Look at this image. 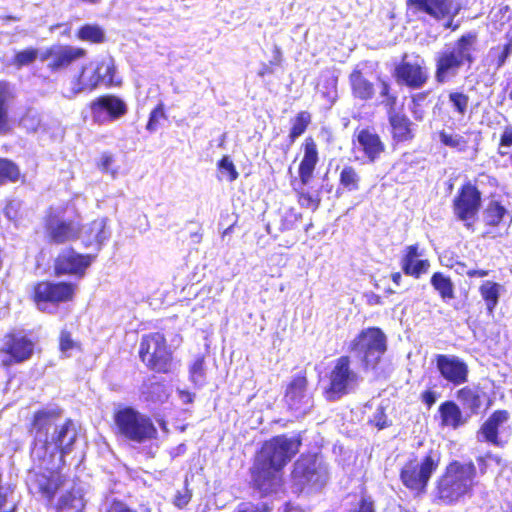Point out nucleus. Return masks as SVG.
<instances>
[{
    "instance_id": "obj_1",
    "label": "nucleus",
    "mask_w": 512,
    "mask_h": 512,
    "mask_svg": "<svg viewBox=\"0 0 512 512\" xmlns=\"http://www.w3.org/2000/svg\"><path fill=\"white\" fill-rule=\"evenodd\" d=\"M300 435H275L265 440L255 452L249 469L250 486L262 496L278 492L284 484V469L299 453Z\"/></svg>"
},
{
    "instance_id": "obj_2",
    "label": "nucleus",
    "mask_w": 512,
    "mask_h": 512,
    "mask_svg": "<svg viewBox=\"0 0 512 512\" xmlns=\"http://www.w3.org/2000/svg\"><path fill=\"white\" fill-rule=\"evenodd\" d=\"M476 466L472 461H450L438 476L433 488L434 502L441 505H454L472 496L476 485Z\"/></svg>"
},
{
    "instance_id": "obj_3",
    "label": "nucleus",
    "mask_w": 512,
    "mask_h": 512,
    "mask_svg": "<svg viewBox=\"0 0 512 512\" xmlns=\"http://www.w3.org/2000/svg\"><path fill=\"white\" fill-rule=\"evenodd\" d=\"M478 34L467 32L461 35L452 48L440 51L435 57L434 78L436 83L443 84L456 76L462 66L470 67L476 57Z\"/></svg>"
},
{
    "instance_id": "obj_4",
    "label": "nucleus",
    "mask_w": 512,
    "mask_h": 512,
    "mask_svg": "<svg viewBox=\"0 0 512 512\" xmlns=\"http://www.w3.org/2000/svg\"><path fill=\"white\" fill-rule=\"evenodd\" d=\"M48 465L34 462L28 470L26 487L32 498L53 508L55 498L66 484L67 478L62 473L63 466L58 464L55 468H49Z\"/></svg>"
},
{
    "instance_id": "obj_5",
    "label": "nucleus",
    "mask_w": 512,
    "mask_h": 512,
    "mask_svg": "<svg viewBox=\"0 0 512 512\" xmlns=\"http://www.w3.org/2000/svg\"><path fill=\"white\" fill-rule=\"evenodd\" d=\"M77 434L73 430V420L70 418L53 431L50 439L35 443L31 449L34 462L39 464H53L55 456H58L60 466L66 465L65 456L72 452Z\"/></svg>"
},
{
    "instance_id": "obj_6",
    "label": "nucleus",
    "mask_w": 512,
    "mask_h": 512,
    "mask_svg": "<svg viewBox=\"0 0 512 512\" xmlns=\"http://www.w3.org/2000/svg\"><path fill=\"white\" fill-rule=\"evenodd\" d=\"M77 288L75 282L43 279L32 284L29 299L38 311L51 314L61 305L73 302Z\"/></svg>"
},
{
    "instance_id": "obj_7",
    "label": "nucleus",
    "mask_w": 512,
    "mask_h": 512,
    "mask_svg": "<svg viewBox=\"0 0 512 512\" xmlns=\"http://www.w3.org/2000/svg\"><path fill=\"white\" fill-rule=\"evenodd\" d=\"M138 356L143 365L151 372L169 374L173 370L174 353L166 336L161 332H149L142 335Z\"/></svg>"
},
{
    "instance_id": "obj_8",
    "label": "nucleus",
    "mask_w": 512,
    "mask_h": 512,
    "mask_svg": "<svg viewBox=\"0 0 512 512\" xmlns=\"http://www.w3.org/2000/svg\"><path fill=\"white\" fill-rule=\"evenodd\" d=\"M439 464L440 458L433 451H429L421 459L413 456L400 468V481L414 496H423L427 493L430 480L438 470Z\"/></svg>"
},
{
    "instance_id": "obj_9",
    "label": "nucleus",
    "mask_w": 512,
    "mask_h": 512,
    "mask_svg": "<svg viewBox=\"0 0 512 512\" xmlns=\"http://www.w3.org/2000/svg\"><path fill=\"white\" fill-rule=\"evenodd\" d=\"M388 348L387 336L377 326L360 330L349 344L348 350L355 353L365 370H374L380 364Z\"/></svg>"
},
{
    "instance_id": "obj_10",
    "label": "nucleus",
    "mask_w": 512,
    "mask_h": 512,
    "mask_svg": "<svg viewBox=\"0 0 512 512\" xmlns=\"http://www.w3.org/2000/svg\"><path fill=\"white\" fill-rule=\"evenodd\" d=\"M327 385L323 390L324 398L334 402L349 394L359 381L358 373L352 367L349 355L336 358L327 373Z\"/></svg>"
},
{
    "instance_id": "obj_11",
    "label": "nucleus",
    "mask_w": 512,
    "mask_h": 512,
    "mask_svg": "<svg viewBox=\"0 0 512 512\" xmlns=\"http://www.w3.org/2000/svg\"><path fill=\"white\" fill-rule=\"evenodd\" d=\"M380 96L382 104L388 109V122L393 143H406L414 139L413 122L403 112L395 111L397 95L392 91L390 82L379 78Z\"/></svg>"
},
{
    "instance_id": "obj_12",
    "label": "nucleus",
    "mask_w": 512,
    "mask_h": 512,
    "mask_svg": "<svg viewBox=\"0 0 512 512\" xmlns=\"http://www.w3.org/2000/svg\"><path fill=\"white\" fill-rule=\"evenodd\" d=\"M482 202V193L477 185L466 181L458 188L452 199V213L467 230L474 231Z\"/></svg>"
},
{
    "instance_id": "obj_13",
    "label": "nucleus",
    "mask_w": 512,
    "mask_h": 512,
    "mask_svg": "<svg viewBox=\"0 0 512 512\" xmlns=\"http://www.w3.org/2000/svg\"><path fill=\"white\" fill-rule=\"evenodd\" d=\"M66 207L60 209L50 206L44 216V229L50 244L63 245L79 239L82 232V224L73 219H63L62 215Z\"/></svg>"
},
{
    "instance_id": "obj_14",
    "label": "nucleus",
    "mask_w": 512,
    "mask_h": 512,
    "mask_svg": "<svg viewBox=\"0 0 512 512\" xmlns=\"http://www.w3.org/2000/svg\"><path fill=\"white\" fill-rule=\"evenodd\" d=\"M96 257V254L80 253L73 246H66L53 259V274L56 277L72 276L81 279Z\"/></svg>"
},
{
    "instance_id": "obj_15",
    "label": "nucleus",
    "mask_w": 512,
    "mask_h": 512,
    "mask_svg": "<svg viewBox=\"0 0 512 512\" xmlns=\"http://www.w3.org/2000/svg\"><path fill=\"white\" fill-rule=\"evenodd\" d=\"M291 477L302 491L306 488H320L325 483L326 471L316 453H303L294 462Z\"/></svg>"
},
{
    "instance_id": "obj_16",
    "label": "nucleus",
    "mask_w": 512,
    "mask_h": 512,
    "mask_svg": "<svg viewBox=\"0 0 512 512\" xmlns=\"http://www.w3.org/2000/svg\"><path fill=\"white\" fill-rule=\"evenodd\" d=\"M308 378L305 370L294 375L286 386L283 401L295 417H303L313 406L312 395L307 393Z\"/></svg>"
},
{
    "instance_id": "obj_17",
    "label": "nucleus",
    "mask_w": 512,
    "mask_h": 512,
    "mask_svg": "<svg viewBox=\"0 0 512 512\" xmlns=\"http://www.w3.org/2000/svg\"><path fill=\"white\" fill-rule=\"evenodd\" d=\"M35 346V341L27 335L16 330L7 332L4 335V344L0 348V352L7 356L2 360V366L7 368L30 360Z\"/></svg>"
},
{
    "instance_id": "obj_18",
    "label": "nucleus",
    "mask_w": 512,
    "mask_h": 512,
    "mask_svg": "<svg viewBox=\"0 0 512 512\" xmlns=\"http://www.w3.org/2000/svg\"><path fill=\"white\" fill-rule=\"evenodd\" d=\"M406 9L414 15L426 14L438 21L448 18L445 27L453 31L458 28L452 21L461 8L454 0H406Z\"/></svg>"
},
{
    "instance_id": "obj_19",
    "label": "nucleus",
    "mask_w": 512,
    "mask_h": 512,
    "mask_svg": "<svg viewBox=\"0 0 512 512\" xmlns=\"http://www.w3.org/2000/svg\"><path fill=\"white\" fill-rule=\"evenodd\" d=\"M352 150L360 153L367 163H375L386 152V143L375 128H356L352 135Z\"/></svg>"
},
{
    "instance_id": "obj_20",
    "label": "nucleus",
    "mask_w": 512,
    "mask_h": 512,
    "mask_svg": "<svg viewBox=\"0 0 512 512\" xmlns=\"http://www.w3.org/2000/svg\"><path fill=\"white\" fill-rule=\"evenodd\" d=\"M392 76L398 85L410 90L421 89L429 79L424 61H410L407 54H404L395 64Z\"/></svg>"
},
{
    "instance_id": "obj_21",
    "label": "nucleus",
    "mask_w": 512,
    "mask_h": 512,
    "mask_svg": "<svg viewBox=\"0 0 512 512\" xmlns=\"http://www.w3.org/2000/svg\"><path fill=\"white\" fill-rule=\"evenodd\" d=\"M94 123L102 125L113 122L127 112L124 100L113 94H104L96 97L88 104Z\"/></svg>"
},
{
    "instance_id": "obj_22",
    "label": "nucleus",
    "mask_w": 512,
    "mask_h": 512,
    "mask_svg": "<svg viewBox=\"0 0 512 512\" xmlns=\"http://www.w3.org/2000/svg\"><path fill=\"white\" fill-rule=\"evenodd\" d=\"M86 54L87 51L84 48L58 44L48 47L39 59L48 60V70L55 73L67 69L73 62L84 58Z\"/></svg>"
},
{
    "instance_id": "obj_23",
    "label": "nucleus",
    "mask_w": 512,
    "mask_h": 512,
    "mask_svg": "<svg viewBox=\"0 0 512 512\" xmlns=\"http://www.w3.org/2000/svg\"><path fill=\"white\" fill-rule=\"evenodd\" d=\"M378 64L371 63L370 61H363L357 64L351 73L348 80L351 89V94L355 99L360 101H370L376 95L375 84L366 77L365 70L373 68L376 70Z\"/></svg>"
},
{
    "instance_id": "obj_24",
    "label": "nucleus",
    "mask_w": 512,
    "mask_h": 512,
    "mask_svg": "<svg viewBox=\"0 0 512 512\" xmlns=\"http://www.w3.org/2000/svg\"><path fill=\"white\" fill-rule=\"evenodd\" d=\"M435 363L441 377L448 383L459 386L468 381V365L459 357L437 354Z\"/></svg>"
},
{
    "instance_id": "obj_25",
    "label": "nucleus",
    "mask_w": 512,
    "mask_h": 512,
    "mask_svg": "<svg viewBox=\"0 0 512 512\" xmlns=\"http://www.w3.org/2000/svg\"><path fill=\"white\" fill-rule=\"evenodd\" d=\"M422 251L418 243L408 245L404 248L400 266L406 276L419 279L430 270L431 263L427 258H420Z\"/></svg>"
},
{
    "instance_id": "obj_26",
    "label": "nucleus",
    "mask_w": 512,
    "mask_h": 512,
    "mask_svg": "<svg viewBox=\"0 0 512 512\" xmlns=\"http://www.w3.org/2000/svg\"><path fill=\"white\" fill-rule=\"evenodd\" d=\"M456 398L463 407L466 416L469 418L478 415L485 405V402L489 401L487 393L479 385H466L458 389Z\"/></svg>"
},
{
    "instance_id": "obj_27",
    "label": "nucleus",
    "mask_w": 512,
    "mask_h": 512,
    "mask_svg": "<svg viewBox=\"0 0 512 512\" xmlns=\"http://www.w3.org/2000/svg\"><path fill=\"white\" fill-rule=\"evenodd\" d=\"M303 156L298 166V176L302 185H307L314 177L319 162L318 147L312 137H307L302 144Z\"/></svg>"
},
{
    "instance_id": "obj_28",
    "label": "nucleus",
    "mask_w": 512,
    "mask_h": 512,
    "mask_svg": "<svg viewBox=\"0 0 512 512\" xmlns=\"http://www.w3.org/2000/svg\"><path fill=\"white\" fill-rule=\"evenodd\" d=\"M509 413L504 409L493 411L483 422L478 430V434L483 440L497 447H502L504 442L499 438L500 428L509 420Z\"/></svg>"
},
{
    "instance_id": "obj_29",
    "label": "nucleus",
    "mask_w": 512,
    "mask_h": 512,
    "mask_svg": "<svg viewBox=\"0 0 512 512\" xmlns=\"http://www.w3.org/2000/svg\"><path fill=\"white\" fill-rule=\"evenodd\" d=\"M440 143L458 153H466L470 149L476 150L478 139L476 133L471 130L465 131L463 134L450 133L446 130L438 131Z\"/></svg>"
},
{
    "instance_id": "obj_30",
    "label": "nucleus",
    "mask_w": 512,
    "mask_h": 512,
    "mask_svg": "<svg viewBox=\"0 0 512 512\" xmlns=\"http://www.w3.org/2000/svg\"><path fill=\"white\" fill-rule=\"evenodd\" d=\"M157 429L149 417H145L130 408V440L144 442L154 439Z\"/></svg>"
},
{
    "instance_id": "obj_31",
    "label": "nucleus",
    "mask_w": 512,
    "mask_h": 512,
    "mask_svg": "<svg viewBox=\"0 0 512 512\" xmlns=\"http://www.w3.org/2000/svg\"><path fill=\"white\" fill-rule=\"evenodd\" d=\"M85 500L80 488L66 490L53 506L54 512H84Z\"/></svg>"
},
{
    "instance_id": "obj_32",
    "label": "nucleus",
    "mask_w": 512,
    "mask_h": 512,
    "mask_svg": "<svg viewBox=\"0 0 512 512\" xmlns=\"http://www.w3.org/2000/svg\"><path fill=\"white\" fill-rule=\"evenodd\" d=\"M108 237L109 233L105 222L102 219H95L88 224L85 230L83 246L99 251Z\"/></svg>"
},
{
    "instance_id": "obj_33",
    "label": "nucleus",
    "mask_w": 512,
    "mask_h": 512,
    "mask_svg": "<svg viewBox=\"0 0 512 512\" xmlns=\"http://www.w3.org/2000/svg\"><path fill=\"white\" fill-rule=\"evenodd\" d=\"M439 414L441 425L457 429L464 425L469 417L464 416L460 407L452 400H447L440 404Z\"/></svg>"
},
{
    "instance_id": "obj_34",
    "label": "nucleus",
    "mask_w": 512,
    "mask_h": 512,
    "mask_svg": "<svg viewBox=\"0 0 512 512\" xmlns=\"http://www.w3.org/2000/svg\"><path fill=\"white\" fill-rule=\"evenodd\" d=\"M62 414L61 409H38L35 411L31 417L30 423L27 426V431L30 434L38 435L45 431L48 426L57 419L60 418Z\"/></svg>"
},
{
    "instance_id": "obj_35",
    "label": "nucleus",
    "mask_w": 512,
    "mask_h": 512,
    "mask_svg": "<svg viewBox=\"0 0 512 512\" xmlns=\"http://www.w3.org/2000/svg\"><path fill=\"white\" fill-rule=\"evenodd\" d=\"M501 290V284L492 280L483 281L479 285L478 292L481 299L484 301L486 314L488 316H494L496 307L499 304Z\"/></svg>"
},
{
    "instance_id": "obj_36",
    "label": "nucleus",
    "mask_w": 512,
    "mask_h": 512,
    "mask_svg": "<svg viewBox=\"0 0 512 512\" xmlns=\"http://www.w3.org/2000/svg\"><path fill=\"white\" fill-rule=\"evenodd\" d=\"M361 186L362 177L359 171L350 164L343 165L339 171L337 192H357Z\"/></svg>"
},
{
    "instance_id": "obj_37",
    "label": "nucleus",
    "mask_w": 512,
    "mask_h": 512,
    "mask_svg": "<svg viewBox=\"0 0 512 512\" xmlns=\"http://www.w3.org/2000/svg\"><path fill=\"white\" fill-rule=\"evenodd\" d=\"M98 73L96 71L94 63H89L81 67L79 74L75 79V88L73 94H77L83 91L91 92L100 86Z\"/></svg>"
},
{
    "instance_id": "obj_38",
    "label": "nucleus",
    "mask_w": 512,
    "mask_h": 512,
    "mask_svg": "<svg viewBox=\"0 0 512 512\" xmlns=\"http://www.w3.org/2000/svg\"><path fill=\"white\" fill-rule=\"evenodd\" d=\"M509 216L507 208L499 200H491L483 211V223L487 227H499Z\"/></svg>"
},
{
    "instance_id": "obj_39",
    "label": "nucleus",
    "mask_w": 512,
    "mask_h": 512,
    "mask_svg": "<svg viewBox=\"0 0 512 512\" xmlns=\"http://www.w3.org/2000/svg\"><path fill=\"white\" fill-rule=\"evenodd\" d=\"M512 54V32L506 34V42L490 48L488 53L489 65L495 69L503 67Z\"/></svg>"
},
{
    "instance_id": "obj_40",
    "label": "nucleus",
    "mask_w": 512,
    "mask_h": 512,
    "mask_svg": "<svg viewBox=\"0 0 512 512\" xmlns=\"http://www.w3.org/2000/svg\"><path fill=\"white\" fill-rule=\"evenodd\" d=\"M10 97L9 86L0 81V135H6L11 131L8 101Z\"/></svg>"
},
{
    "instance_id": "obj_41",
    "label": "nucleus",
    "mask_w": 512,
    "mask_h": 512,
    "mask_svg": "<svg viewBox=\"0 0 512 512\" xmlns=\"http://www.w3.org/2000/svg\"><path fill=\"white\" fill-rule=\"evenodd\" d=\"M76 38L91 44H101L106 40L105 31L98 24H84L76 31Z\"/></svg>"
},
{
    "instance_id": "obj_42",
    "label": "nucleus",
    "mask_w": 512,
    "mask_h": 512,
    "mask_svg": "<svg viewBox=\"0 0 512 512\" xmlns=\"http://www.w3.org/2000/svg\"><path fill=\"white\" fill-rule=\"evenodd\" d=\"M430 283L443 300L454 298V284L449 276L439 271L434 272L430 278Z\"/></svg>"
},
{
    "instance_id": "obj_43",
    "label": "nucleus",
    "mask_w": 512,
    "mask_h": 512,
    "mask_svg": "<svg viewBox=\"0 0 512 512\" xmlns=\"http://www.w3.org/2000/svg\"><path fill=\"white\" fill-rule=\"evenodd\" d=\"M94 65L98 73L97 77L99 78L100 85L109 87L120 83V81L115 78L116 68L111 59L100 60L94 63Z\"/></svg>"
},
{
    "instance_id": "obj_44",
    "label": "nucleus",
    "mask_w": 512,
    "mask_h": 512,
    "mask_svg": "<svg viewBox=\"0 0 512 512\" xmlns=\"http://www.w3.org/2000/svg\"><path fill=\"white\" fill-rule=\"evenodd\" d=\"M19 166L10 159L0 157V186L23 180Z\"/></svg>"
},
{
    "instance_id": "obj_45",
    "label": "nucleus",
    "mask_w": 512,
    "mask_h": 512,
    "mask_svg": "<svg viewBox=\"0 0 512 512\" xmlns=\"http://www.w3.org/2000/svg\"><path fill=\"white\" fill-rule=\"evenodd\" d=\"M311 123V114L302 110L299 111L292 120V125L289 130L288 140L289 144H293L298 137L303 135Z\"/></svg>"
},
{
    "instance_id": "obj_46",
    "label": "nucleus",
    "mask_w": 512,
    "mask_h": 512,
    "mask_svg": "<svg viewBox=\"0 0 512 512\" xmlns=\"http://www.w3.org/2000/svg\"><path fill=\"white\" fill-rule=\"evenodd\" d=\"M448 100L451 109L460 117H464L468 112L469 96L461 91H451L448 94Z\"/></svg>"
},
{
    "instance_id": "obj_47",
    "label": "nucleus",
    "mask_w": 512,
    "mask_h": 512,
    "mask_svg": "<svg viewBox=\"0 0 512 512\" xmlns=\"http://www.w3.org/2000/svg\"><path fill=\"white\" fill-rule=\"evenodd\" d=\"M39 57L37 48L28 47L14 54L12 64L17 68H22L34 63Z\"/></svg>"
},
{
    "instance_id": "obj_48",
    "label": "nucleus",
    "mask_w": 512,
    "mask_h": 512,
    "mask_svg": "<svg viewBox=\"0 0 512 512\" xmlns=\"http://www.w3.org/2000/svg\"><path fill=\"white\" fill-rule=\"evenodd\" d=\"M217 169L229 182H233L239 177V173L228 155L222 156V158L217 162Z\"/></svg>"
},
{
    "instance_id": "obj_49",
    "label": "nucleus",
    "mask_w": 512,
    "mask_h": 512,
    "mask_svg": "<svg viewBox=\"0 0 512 512\" xmlns=\"http://www.w3.org/2000/svg\"><path fill=\"white\" fill-rule=\"evenodd\" d=\"M296 198L298 204L302 208L310 209L313 212L316 211L321 204V197L319 194H313L308 191H296Z\"/></svg>"
},
{
    "instance_id": "obj_50",
    "label": "nucleus",
    "mask_w": 512,
    "mask_h": 512,
    "mask_svg": "<svg viewBox=\"0 0 512 512\" xmlns=\"http://www.w3.org/2000/svg\"><path fill=\"white\" fill-rule=\"evenodd\" d=\"M58 348L62 353H67L71 350H81V343L74 340L72 333L64 328L59 333Z\"/></svg>"
},
{
    "instance_id": "obj_51",
    "label": "nucleus",
    "mask_w": 512,
    "mask_h": 512,
    "mask_svg": "<svg viewBox=\"0 0 512 512\" xmlns=\"http://www.w3.org/2000/svg\"><path fill=\"white\" fill-rule=\"evenodd\" d=\"M192 497H193V491L189 487V481L186 478L184 481L183 489L179 490L175 493V495L172 499V504L178 509H184L189 505V503L192 500Z\"/></svg>"
},
{
    "instance_id": "obj_52",
    "label": "nucleus",
    "mask_w": 512,
    "mask_h": 512,
    "mask_svg": "<svg viewBox=\"0 0 512 512\" xmlns=\"http://www.w3.org/2000/svg\"><path fill=\"white\" fill-rule=\"evenodd\" d=\"M368 424L376 427L377 430H383L390 427L392 425V421L388 418L386 407L379 405L372 418L368 420Z\"/></svg>"
},
{
    "instance_id": "obj_53",
    "label": "nucleus",
    "mask_w": 512,
    "mask_h": 512,
    "mask_svg": "<svg viewBox=\"0 0 512 512\" xmlns=\"http://www.w3.org/2000/svg\"><path fill=\"white\" fill-rule=\"evenodd\" d=\"M167 116L165 113V107L163 103H159L155 106V108L150 112L149 120L147 122L146 128L148 131H155L162 121L166 120Z\"/></svg>"
},
{
    "instance_id": "obj_54",
    "label": "nucleus",
    "mask_w": 512,
    "mask_h": 512,
    "mask_svg": "<svg viewBox=\"0 0 512 512\" xmlns=\"http://www.w3.org/2000/svg\"><path fill=\"white\" fill-rule=\"evenodd\" d=\"M12 494L13 488L11 486L2 485V474L0 473V512H17V503H12L7 509H5L9 502V497Z\"/></svg>"
},
{
    "instance_id": "obj_55",
    "label": "nucleus",
    "mask_w": 512,
    "mask_h": 512,
    "mask_svg": "<svg viewBox=\"0 0 512 512\" xmlns=\"http://www.w3.org/2000/svg\"><path fill=\"white\" fill-rule=\"evenodd\" d=\"M347 512H376L375 502L371 496L362 494Z\"/></svg>"
},
{
    "instance_id": "obj_56",
    "label": "nucleus",
    "mask_w": 512,
    "mask_h": 512,
    "mask_svg": "<svg viewBox=\"0 0 512 512\" xmlns=\"http://www.w3.org/2000/svg\"><path fill=\"white\" fill-rule=\"evenodd\" d=\"M282 62V51L279 46L275 45L273 48V60L270 62V65L264 64L261 69L258 71V75L260 77H264L265 75L273 73V69L271 66H279Z\"/></svg>"
},
{
    "instance_id": "obj_57",
    "label": "nucleus",
    "mask_w": 512,
    "mask_h": 512,
    "mask_svg": "<svg viewBox=\"0 0 512 512\" xmlns=\"http://www.w3.org/2000/svg\"><path fill=\"white\" fill-rule=\"evenodd\" d=\"M115 423L119 432L128 435V407H124L115 414Z\"/></svg>"
},
{
    "instance_id": "obj_58",
    "label": "nucleus",
    "mask_w": 512,
    "mask_h": 512,
    "mask_svg": "<svg viewBox=\"0 0 512 512\" xmlns=\"http://www.w3.org/2000/svg\"><path fill=\"white\" fill-rule=\"evenodd\" d=\"M499 148H510L512 147V126L507 125L504 127L503 132L500 135L499 142H498Z\"/></svg>"
},
{
    "instance_id": "obj_59",
    "label": "nucleus",
    "mask_w": 512,
    "mask_h": 512,
    "mask_svg": "<svg viewBox=\"0 0 512 512\" xmlns=\"http://www.w3.org/2000/svg\"><path fill=\"white\" fill-rule=\"evenodd\" d=\"M190 374L192 377L204 375V357H198L190 366Z\"/></svg>"
},
{
    "instance_id": "obj_60",
    "label": "nucleus",
    "mask_w": 512,
    "mask_h": 512,
    "mask_svg": "<svg viewBox=\"0 0 512 512\" xmlns=\"http://www.w3.org/2000/svg\"><path fill=\"white\" fill-rule=\"evenodd\" d=\"M436 399V393L430 389L421 393V400L428 409H430L435 404Z\"/></svg>"
},
{
    "instance_id": "obj_61",
    "label": "nucleus",
    "mask_w": 512,
    "mask_h": 512,
    "mask_svg": "<svg viewBox=\"0 0 512 512\" xmlns=\"http://www.w3.org/2000/svg\"><path fill=\"white\" fill-rule=\"evenodd\" d=\"M113 162L114 159L111 155L103 154L101 157V161L98 164V167L104 172L111 171L112 173H115V171L112 169Z\"/></svg>"
},
{
    "instance_id": "obj_62",
    "label": "nucleus",
    "mask_w": 512,
    "mask_h": 512,
    "mask_svg": "<svg viewBox=\"0 0 512 512\" xmlns=\"http://www.w3.org/2000/svg\"><path fill=\"white\" fill-rule=\"evenodd\" d=\"M410 111L415 120H418V121L423 120L424 115H425L424 106H420L419 104H416V103H411Z\"/></svg>"
},
{
    "instance_id": "obj_63",
    "label": "nucleus",
    "mask_w": 512,
    "mask_h": 512,
    "mask_svg": "<svg viewBox=\"0 0 512 512\" xmlns=\"http://www.w3.org/2000/svg\"><path fill=\"white\" fill-rule=\"evenodd\" d=\"M430 91L425 90L421 92H417L411 95V103L419 104L420 106H424V102L427 99Z\"/></svg>"
},
{
    "instance_id": "obj_64",
    "label": "nucleus",
    "mask_w": 512,
    "mask_h": 512,
    "mask_svg": "<svg viewBox=\"0 0 512 512\" xmlns=\"http://www.w3.org/2000/svg\"><path fill=\"white\" fill-rule=\"evenodd\" d=\"M490 273L489 270L486 269H469L466 272V276L470 279L472 278H484L488 276Z\"/></svg>"
}]
</instances>
